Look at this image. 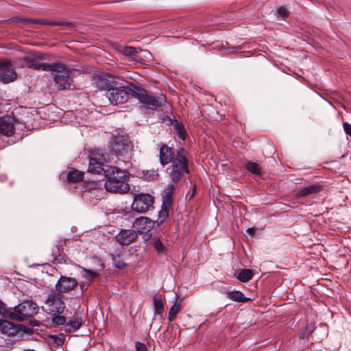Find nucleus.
<instances>
[{"label":"nucleus","mask_w":351,"mask_h":351,"mask_svg":"<svg viewBox=\"0 0 351 351\" xmlns=\"http://www.w3.org/2000/svg\"><path fill=\"white\" fill-rule=\"evenodd\" d=\"M167 119H168V123H167V125H171L173 123V121L172 119H171L170 118H169V117H166Z\"/></svg>","instance_id":"44"},{"label":"nucleus","mask_w":351,"mask_h":351,"mask_svg":"<svg viewBox=\"0 0 351 351\" xmlns=\"http://www.w3.org/2000/svg\"><path fill=\"white\" fill-rule=\"evenodd\" d=\"M153 246L159 256H165L167 254V248L159 238H153Z\"/></svg>","instance_id":"25"},{"label":"nucleus","mask_w":351,"mask_h":351,"mask_svg":"<svg viewBox=\"0 0 351 351\" xmlns=\"http://www.w3.org/2000/svg\"><path fill=\"white\" fill-rule=\"evenodd\" d=\"M106 162L104 154L93 152L89 158L88 171L95 174H103L107 180L105 182L106 191L119 194H124L130 190L127 179L130 173L128 171L122 170L117 167H104Z\"/></svg>","instance_id":"2"},{"label":"nucleus","mask_w":351,"mask_h":351,"mask_svg":"<svg viewBox=\"0 0 351 351\" xmlns=\"http://www.w3.org/2000/svg\"><path fill=\"white\" fill-rule=\"evenodd\" d=\"M343 128L346 134L351 136V125L348 122H343Z\"/></svg>","instance_id":"38"},{"label":"nucleus","mask_w":351,"mask_h":351,"mask_svg":"<svg viewBox=\"0 0 351 351\" xmlns=\"http://www.w3.org/2000/svg\"><path fill=\"white\" fill-rule=\"evenodd\" d=\"M146 217H140L135 219L133 223L132 227L134 230H136V233H142L147 228H151V224L154 223Z\"/></svg>","instance_id":"15"},{"label":"nucleus","mask_w":351,"mask_h":351,"mask_svg":"<svg viewBox=\"0 0 351 351\" xmlns=\"http://www.w3.org/2000/svg\"><path fill=\"white\" fill-rule=\"evenodd\" d=\"M315 327L313 324H308L305 328L301 331L300 337L301 339H307L315 331Z\"/></svg>","instance_id":"32"},{"label":"nucleus","mask_w":351,"mask_h":351,"mask_svg":"<svg viewBox=\"0 0 351 351\" xmlns=\"http://www.w3.org/2000/svg\"><path fill=\"white\" fill-rule=\"evenodd\" d=\"M29 23H35L40 25H60V26H69L71 25L70 23L53 21L47 19H30Z\"/></svg>","instance_id":"18"},{"label":"nucleus","mask_w":351,"mask_h":351,"mask_svg":"<svg viewBox=\"0 0 351 351\" xmlns=\"http://www.w3.org/2000/svg\"><path fill=\"white\" fill-rule=\"evenodd\" d=\"M25 351H36L34 350H30V349H27V350H25Z\"/></svg>","instance_id":"47"},{"label":"nucleus","mask_w":351,"mask_h":351,"mask_svg":"<svg viewBox=\"0 0 351 351\" xmlns=\"http://www.w3.org/2000/svg\"><path fill=\"white\" fill-rule=\"evenodd\" d=\"M253 277V272L250 269H243L237 274V278L241 282H247Z\"/></svg>","instance_id":"29"},{"label":"nucleus","mask_w":351,"mask_h":351,"mask_svg":"<svg viewBox=\"0 0 351 351\" xmlns=\"http://www.w3.org/2000/svg\"><path fill=\"white\" fill-rule=\"evenodd\" d=\"M322 190V186L318 184H313L311 186H308L306 187H303L300 189L297 193L296 196L298 197H306L312 194L317 193Z\"/></svg>","instance_id":"17"},{"label":"nucleus","mask_w":351,"mask_h":351,"mask_svg":"<svg viewBox=\"0 0 351 351\" xmlns=\"http://www.w3.org/2000/svg\"><path fill=\"white\" fill-rule=\"evenodd\" d=\"M46 71L56 72V74H60L69 70L66 66L60 62H53L51 64L46 63Z\"/></svg>","instance_id":"22"},{"label":"nucleus","mask_w":351,"mask_h":351,"mask_svg":"<svg viewBox=\"0 0 351 351\" xmlns=\"http://www.w3.org/2000/svg\"><path fill=\"white\" fill-rule=\"evenodd\" d=\"M135 348L137 351H146L147 350L145 344L140 341H136L135 343Z\"/></svg>","instance_id":"36"},{"label":"nucleus","mask_w":351,"mask_h":351,"mask_svg":"<svg viewBox=\"0 0 351 351\" xmlns=\"http://www.w3.org/2000/svg\"><path fill=\"white\" fill-rule=\"evenodd\" d=\"M82 269L81 274L88 282H92L95 278L99 276V273L97 271L86 269L83 267H80Z\"/></svg>","instance_id":"26"},{"label":"nucleus","mask_w":351,"mask_h":351,"mask_svg":"<svg viewBox=\"0 0 351 351\" xmlns=\"http://www.w3.org/2000/svg\"><path fill=\"white\" fill-rule=\"evenodd\" d=\"M228 298L234 302H247L250 300V298H246L241 291H232L228 292Z\"/></svg>","instance_id":"24"},{"label":"nucleus","mask_w":351,"mask_h":351,"mask_svg":"<svg viewBox=\"0 0 351 351\" xmlns=\"http://www.w3.org/2000/svg\"><path fill=\"white\" fill-rule=\"evenodd\" d=\"M154 314H161L164 310V304L157 293L154 296Z\"/></svg>","instance_id":"30"},{"label":"nucleus","mask_w":351,"mask_h":351,"mask_svg":"<svg viewBox=\"0 0 351 351\" xmlns=\"http://www.w3.org/2000/svg\"><path fill=\"white\" fill-rule=\"evenodd\" d=\"M195 190H196V187L194 185L193 186V190L192 193L190 195L189 199H191L194 197V195H195Z\"/></svg>","instance_id":"43"},{"label":"nucleus","mask_w":351,"mask_h":351,"mask_svg":"<svg viewBox=\"0 0 351 351\" xmlns=\"http://www.w3.org/2000/svg\"><path fill=\"white\" fill-rule=\"evenodd\" d=\"M52 339H53L54 340V342L58 345V346H62L63 345L64 342V338H61V337H57L56 335H51V336Z\"/></svg>","instance_id":"40"},{"label":"nucleus","mask_w":351,"mask_h":351,"mask_svg":"<svg viewBox=\"0 0 351 351\" xmlns=\"http://www.w3.org/2000/svg\"><path fill=\"white\" fill-rule=\"evenodd\" d=\"M84 173L77 169L70 171L66 176V178L70 182H77L82 180Z\"/></svg>","instance_id":"28"},{"label":"nucleus","mask_w":351,"mask_h":351,"mask_svg":"<svg viewBox=\"0 0 351 351\" xmlns=\"http://www.w3.org/2000/svg\"><path fill=\"white\" fill-rule=\"evenodd\" d=\"M45 66H46V63L45 64H40L38 62H36V63H34L33 64H30L29 69H33L36 71L42 70V71H46Z\"/></svg>","instance_id":"35"},{"label":"nucleus","mask_w":351,"mask_h":351,"mask_svg":"<svg viewBox=\"0 0 351 351\" xmlns=\"http://www.w3.org/2000/svg\"><path fill=\"white\" fill-rule=\"evenodd\" d=\"M45 304L49 314H62L66 308L63 295L58 292L51 293Z\"/></svg>","instance_id":"6"},{"label":"nucleus","mask_w":351,"mask_h":351,"mask_svg":"<svg viewBox=\"0 0 351 351\" xmlns=\"http://www.w3.org/2000/svg\"><path fill=\"white\" fill-rule=\"evenodd\" d=\"M110 143L112 150L117 156L127 154L130 149L129 140L124 136H114Z\"/></svg>","instance_id":"8"},{"label":"nucleus","mask_w":351,"mask_h":351,"mask_svg":"<svg viewBox=\"0 0 351 351\" xmlns=\"http://www.w3.org/2000/svg\"><path fill=\"white\" fill-rule=\"evenodd\" d=\"M150 234L149 236H144L143 239L145 241H147L149 239Z\"/></svg>","instance_id":"45"},{"label":"nucleus","mask_w":351,"mask_h":351,"mask_svg":"<svg viewBox=\"0 0 351 351\" xmlns=\"http://www.w3.org/2000/svg\"><path fill=\"white\" fill-rule=\"evenodd\" d=\"M112 264L118 269H123L126 266V263L123 258V253L119 250H116L112 254Z\"/></svg>","instance_id":"21"},{"label":"nucleus","mask_w":351,"mask_h":351,"mask_svg":"<svg viewBox=\"0 0 351 351\" xmlns=\"http://www.w3.org/2000/svg\"><path fill=\"white\" fill-rule=\"evenodd\" d=\"M247 232L249 233L250 235H254L256 232V229L254 228H249L247 229Z\"/></svg>","instance_id":"42"},{"label":"nucleus","mask_w":351,"mask_h":351,"mask_svg":"<svg viewBox=\"0 0 351 351\" xmlns=\"http://www.w3.org/2000/svg\"><path fill=\"white\" fill-rule=\"evenodd\" d=\"M138 234L136 230H121L116 235V241L122 245H128L137 239Z\"/></svg>","instance_id":"13"},{"label":"nucleus","mask_w":351,"mask_h":351,"mask_svg":"<svg viewBox=\"0 0 351 351\" xmlns=\"http://www.w3.org/2000/svg\"><path fill=\"white\" fill-rule=\"evenodd\" d=\"M154 197L149 194H138L134 196L132 208L133 210L143 213L153 207Z\"/></svg>","instance_id":"7"},{"label":"nucleus","mask_w":351,"mask_h":351,"mask_svg":"<svg viewBox=\"0 0 351 351\" xmlns=\"http://www.w3.org/2000/svg\"><path fill=\"white\" fill-rule=\"evenodd\" d=\"M83 324V319L82 317H75L73 320L66 323L64 326V330L66 332H73L80 328Z\"/></svg>","instance_id":"19"},{"label":"nucleus","mask_w":351,"mask_h":351,"mask_svg":"<svg viewBox=\"0 0 351 351\" xmlns=\"http://www.w3.org/2000/svg\"><path fill=\"white\" fill-rule=\"evenodd\" d=\"M8 310L5 308V304L3 302L0 303V317L3 316L7 318Z\"/></svg>","instance_id":"37"},{"label":"nucleus","mask_w":351,"mask_h":351,"mask_svg":"<svg viewBox=\"0 0 351 351\" xmlns=\"http://www.w3.org/2000/svg\"><path fill=\"white\" fill-rule=\"evenodd\" d=\"M80 287H81V289L83 290L84 288V285H80Z\"/></svg>","instance_id":"46"},{"label":"nucleus","mask_w":351,"mask_h":351,"mask_svg":"<svg viewBox=\"0 0 351 351\" xmlns=\"http://www.w3.org/2000/svg\"><path fill=\"white\" fill-rule=\"evenodd\" d=\"M7 318L12 320L23 322L36 315L38 312V306L32 300L26 299L15 306L13 308L8 309Z\"/></svg>","instance_id":"3"},{"label":"nucleus","mask_w":351,"mask_h":351,"mask_svg":"<svg viewBox=\"0 0 351 351\" xmlns=\"http://www.w3.org/2000/svg\"><path fill=\"white\" fill-rule=\"evenodd\" d=\"M53 263L55 264L66 263V257L64 254L60 252V246L57 245L52 250Z\"/></svg>","instance_id":"20"},{"label":"nucleus","mask_w":351,"mask_h":351,"mask_svg":"<svg viewBox=\"0 0 351 351\" xmlns=\"http://www.w3.org/2000/svg\"><path fill=\"white\" fill-rule=\"evenodd\" d=\"M77 285L78 282L75 278L61 276L57 281L55 287L56 291L62 294L75 290Z\"/></svg>","instance_id":"9"},{"label":"nucleus","mask_w":351,"mask_h":351,"mask_svg":"<svg viewBox=\"0 0 351 351\" xmlns=\"http://www.w3.org/2000/svg\"><path fill=\"white\" fill-rule=\"evenodd\" d=\"M21 325L14 324L7 320L0 319V330L1 333L8 336H14L19 330V326Z\"/></svg>","instance_id":"14"},{"label":"nucleus","mask_w":351,"mask_h":351,"mask_svg":"<svg viewBox=\"0 0 351 351\" xmlns=\"http://www.w3.org/2000/svg\"><path fill=\"white\" fill-rule=\"evenodd\" d=\"M17 78V73L14 71L10 61L0 62V80L4 84L14 82Z\"/></svg>","instance_id":"10"},{"label":"nucleus","mask_w":351,"mask_h":351,"mask_svg":"<svg viewBox=\"0 0 351 351\" xmlns=\"http://www.w3.org/2000/svg\"><path fill=\"white\" fill-rule=\"evenodd\" d=\"M122 53L123 55L130 57L138 62H141L143 61V58L138 56L136 49L134 47L125 46L123 48Z\"/></svg>","instance_id":"23"},{"label":"nucleus","mask_w":351,"mask_h":351,"mask_svg":"<svg viewBox=\"0 0 351 351\" xmlns=\"http://www.w3.org/2000/svg\"><path fill=\"white\" fill-rule=\"evenodd\" d=\"M134 88L136 90L134 92V97L143 104V110L147 114L153 113L161 106L162 97H156L139 86H135Z\"/></svg>","instance_id":"4"},{"label":"nucleus","mask_w":351,"mask_h":351,"mask_svg":"<svg viewBox=\"0 0 351 351\" xmlns=\"http://www.w3.org/2000/svg\"><path fill=\"white\" fill-rule=\"evenodd\" d=\"M277 12L279 14V16L282 17H287L288 16V12L287 9L284 7H280L278 8Z\"/></svg>","instance_id":"39"},{"label":"nucleus","mask_w":351,"mask_h":351,"mask_svg":"<svg viewBox=\"0 0 351 351\" xmlns=\"http://www.w3.org/2000/svg\"><path fill=\"white\" fill-rule=\"evenodd\" d=\"M182 308V300L177 299L174 304L170 308L168 319L172 322L175 319L177 313L180 311Z\"/></svg>","instance_id":"27"},{"label":"nucleus","mask_w":351,"mask_h":351,"mask_svg":"<svg viewBox=\"0 0 351 351\" xmlns=\"http://www.w3.org/2000/svg\"><path fill=\"white\" fill-rule=\"evenodd\" d=\"M29 19H30V18L25 19V18H20V17H13V18L10 19V20L14 22H22V23H29Z\"/></svg>","instance_id":"41"},{"label":"nucleus","mask_w":351,"mask_h":351,"mask_svg":"<svg viewBox=\"0 0 351 351\" xmlns=\"http://www.w3.org/2000/svg\"><path fill=\"white\" fill-rule=\"evenodd\" d=\"M0 132L6 136H11L15 132V119L11 116L0 117Z\"/></svg>","instance_id":"12"},{"label":"nucleus","mask_w":351,"mask_h":351,"mask_svg":"<svg viewBox=\"0 0 351 351\" xmlns=\"http://www.w3.org/2000/svg\"><path fill=\"white\" fill-rule=\"evenodd\" d=\"M53 317L51 319L52 323L55 326L65 325L66 322V317L61 315V314H51Z\"/></svg>","instance_id":"33"},{"label":"nucleus","mask_w":351,"mask_h":351,"mask_svg":"<svg viewBox=\"0 0 351 351\" xmlns=\"http://www.w3.org/2000/svg\"><path fill=\"white\" fill-rule=\"evenodd\" d=\"M246 169L254 175L260 176L261 174V168L260 165L252 161H249L245 165Z\"/></svg>","instance_id":"31"},{"label":"nucleus","mask_w":351,"mask_h":351,"mask_svg":"<svg viewBox=\"0 0 351 351\" xmlns=\"http://www.w3.org/2000/svg\"><path fill=\"white\" fill-rule=\"evenodd\" d=\"M23 60L26 62L27 66L29 68L30 64H33L40 60H44L45 58L44 53L38 51H32L25 56Z\"/></svg>","instance_id":"16"},{"label":"nucleus","mask_w":351,"mask_h":351,"mask_svg":"<svg viewBox=\"0 0 351 351\" xmlns=\"http://www.w3.org/2000/svg\"><path fill=\"white\" fill-rule=\"evenodd\" d=\"M135 90L128 86L111 87L107 89L106 96L113 105L125 103L130 96H134Z\"/></svg>","instance_id":"5"},{"label":"nucleus","mask_w":351,"mask_h":351,"mask_svg":"<svg viewBox=\"0 0 351 351\" xmlns=\"http://www.w3.org/2000/svg\"><path fill=\"white\" fill-rule=\"evenodd\" d=\"M159 161L163 167L170 164L165 172L173 184H168L162 193L161 210L155 221L158 226L163 223L169 217V210L172 206V195L175 191L173 184H182L189 174L187 152L183 148L176 150L166 144L162 145L159 151Z\"/></svg>","instance_id":"1"},{"label":"nucleus","mask_w":351,"mask_h":351,"mask_svg":"<svg viewBox=\"0 0 351 351\" xmlns=\"http://www.w3.org/2000/svg\"><path fill=\"white\" fill-rule=\"evenodd\" d=\"M176 124L174 125V129L176 134L182 140H184L186 138V131L184 128V126L182 124L178 122L176 120H175Z\"/></svg>","instance_id":"34"},{"label":"nucleus","mask_w":351,"mask_h":351,"mask_svg":"<svg viewBox=\"0 0 351 351\" xmlns=\"http://www.w3.org/2000/svg\"><path fill=\"white\" fill-rule=\"evenodd\" d=\"M71 73V71L69 69L62 73L55 75L54 82L59 90H72L75 88V85L72 83Z\"/></svg>","instance_id":"11"}]
</instances>
